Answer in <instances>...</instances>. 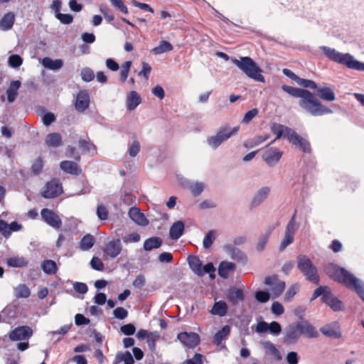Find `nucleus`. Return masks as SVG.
<instances>
[{"label": "nucleus", "instance_id": "obj_1", "mask_svg": "<svg viewBox=\"0 0 364 364\" xmlns=\"http://www.w3.org/2000/svg\"><path fill=\"white\" fill-rule=\"evenodd\" d=\"M326 273L335 281L348 287L353 288L360 299L364 301V283L350 272L334 264L326 267Z\"/></svg>", "mask_w": 364, "mask_h": 364}, {"label": "nucleus", "instance_id": "obj_2", "mask_svg": "<svg viewBox=\"0 0 364 364\" xmlns=\"http://www.w3.org/2000/svg\"><path fill=\"white\" fill-rule=\"evenodd\" d=\"M301 335L314 338L318 335L316 329L307 321L294 322L288 325L284 331V338L289 343H295Z\"/></svg>", "mask_w": 364, "mask_h": 364}, {"label": "nucleus", "instance_id": "obj_3", "mask_svg": "<svg viewBox=\"0 0 364 364\" xmlns=\"http://www.w3.org/2000/svg\"><path fill=\"white\" fill-rule=\"evenodd\" d=\"M270 130L276 135L274 141L284 136L302 151H310V144L307 140L299 135L292 129L280 124L273 123L270 127Z\"/></svg>", "mask_w": 364, "mask_h": 364}, {"label": "nucleus", "instance_id": "obj_4", "mask_svg": "<svg viewBox=\"0 0 364 364\" xmlns=\"http://www.w3.org/2000/svg\"><path fill=\"white\" fill-rule=\"evenodd\" d=\"M320 50L326 57L337 63L346 66L349 69L364 71V63L358 61L350 53H341L327 46H321Z\"/></svg>", "mask_w": 364, "mask_h": 364}, {"label": "nucleus", "instance_id": "obj_5", "mask_svg": "<svg viewBox=\"0 0 364 364\" xmlns=\"http://www.w3.org/2000/svg\"><path fill=\"white\" fill-rule=\"evenodd\" d=\"M298 103L305 112L314 117L333 113L330 108L323 105L307 90H305Z\"/></svg>", "mask_w": 364, "mask_h": 364}, {"label": "nucleus", "instance_id": "obj_6", "mask_svg": "<svg viewBox=\"0 0 364 364\" xmlns=\"http://www.w3.org/2000/svg\"><path fill=\"white\" fill-rule=\"evenodd\" d=\"M232 62L247 77L255 81L264 82V77L262 75V70L251 58L240 57L239 59L233 58Z\"/></svg>", "mask_w": 364, "mask_h": 364}, {"label": "nucleus", "instance_id": "obj_7", "mask_svg": "<svg viewBox=\"0 0 364 364\" xmlns=\"http://www.w3.org/2000/svg\"><path fill=\"white\" fill-rule=\"evenodd\" d=\"M240 129V126H235L232 129L228 127H221L214 135L207 138V144L211 149H216L228 139L235 136Z\"/></svg>", "mask_w": 364, "mask_h": 364}, {"label": "nucleus", "instance_id": "obj_8", "mask_svg": "<svg viewBox=\"0 0 364 364\" xmlns=\"http://www.w3.org/2000/svg\"><path fill=\"white\" fill-rule=\"evenodd\" d=\"M297 267L304 275L311 282L316 284L318 282V276L316 267L311 261L305 255L297 257Z\"/></svg>", "mask_w": 364, "mask_h": 364}, {"label": "nucleus", "instance_id": "obj_9", "mask_svg": "<svg viewBox=\"0 0 364 364\" xmlns=\"http://www.w3.org/2000/svg\"><path fill=\"white\" fill-rule=\"evenodd\" d=\"M188 262L192 271L198 276H203L206 273L210 274L211 278L215 277V268L211 262L206 264L202 267V263L199 258L196 256L190 255L188 257Z\"/></svg>", "mask_w": 364, "mask_h": 364}, {"label": "nucleus", "instance_id": "obj_10", "mask_svg": "<svg viewBox=\"0 0 364 364\" xmlns=\"http://www.w3.org/2000/svg\"><path fill=\"white\" fill-rule=\"evenodd\" d=\"M63 193V187L56 179L48 182L43 187L41 194L46 198H53L58 196Z\"/></svg>", "mask_w": 364, "mask_h": 364}, {"label": "nucleus", "instance_id": "obj_11", "mask_svg": "<svg viewBox=\"0 0 364 364\" xmlns=\"http://www.w3.org/2000/svg\"><path fill=\"white\" fill-rule=\"evenodd\" d=\"M264 284L270 287L273 298H277L280 296L285 288V282L279 279L276 275L266 277Z\"/></svg>", "mask_w": 364, "mask_h": 364}, {"label": "nucleus", "instance_id": "obj_12", "mask_svg": "<svg viewBox=\"0 0 364 364\" xmlns=\"http://www.w3.org/2000/svg\"><path fill=\"white\" fill-rule=\"evenodd\" d=\"M43 220L53 228L58 229L61 226V220L53 211L44 208L41 212Z\"/></svg>", "mask_w": 364, "mask_h": 364}, {"label": "nucleus", "instance_id": "obj_13", "mask_svg": "<svg viewBox=\"0 0 364 364\" xmlns=\"http://www.w3.org/2000/svg\"><path fill=\"white\" fill-rule=\"evenodd\" d=\"M32 330L28 326H20L11 331L9 338L14 341L28 340L32 335Z\"/></svg>", "mask_w": 364, "mask_h": 364}, {"label": "nucleus", "instance_id": "obj_14", "mask_svg": "<svg viewBox=\"0 0 364 364\" xmlns=\"http://www.w3.org/2000/svg\"><path fill=\"white\" fill-rule=\"evenodd\" d=\"M122 246L119 239L112 240L103 248L105 255L110 258L117 257L122 252Z\"/></svg>", "mask_w": 364, "mask_h": 364}, {"label": "nucleus", "instance_id": "obj_15", "mask_svg": "<svg viewBox=\"0 0 364 364\" xmlns=\"http://www.w3.org/2000/svg\"><path fill=\"white\" fill-rule=\"evenodd\" d=\"M271 192V188L263 186L259 188L254 194L250 205L252 208H256L260 205L269 196Z\"/></svg>", "mask_w": 364, "mask_h": 364}, {"label": "nucleus", "instance_id": "obj_16", "mask_svg": "<svg viewBox=\"0 0 364 364\" xmlns=\"http://www.w3.org/2000/svg\"><path fill=\"white\" fill-rule=\"evenodd\" d=\"M282 154L278 149L271 147L264 151L262 158L267 165L274 166L280 160Z\"/></svg>", "mask_w": 364, "mask_h": 364}, {"label": "nucleus", "instance_id": "obj_17", "mask_svg": "<svg viewBox=\"0 0 364 364\" xmlns=\"http://www.w3.org/2000/svg\"><path fill=\"white\" fill-rule=\"evenodd\" d=\"M178 339L188 348H193L200 342L199 336L196 333H180L178 334Z\"/></svg>", "mask_w": 364, "mask_h": 364}, {"label": "nucleus", "instance_id": "obj_18", "mask_svg": "<svg viewBox=\"0 0 364 364\" xmlns=\"http://www.w3.org/2000/svg\"><path fill=\"white\" fill-rule=\"evenodd\" d=\"M141 103V97L136 91H130L126 96L125 105L128 111L134 110Z\"/></svg>", "mask_w": 364, "mask_h": 364}, {"label": "nucleus", "instance_id": "obj_19", "mask_svg": "<svg viewBox=\"0 0 364 364\" xmlns=\"http://www.w3.org/2000/svg\"><path fill=\"white\" fill-rule=\"evenodd\" d=\"M90 105V96L86 90L80 91L75 100V108L79 112H83L87 109Z\"/></svg>", "mask_w": 364, "mask_h": 364}, {"label": "nucleus", "instance_id": "obj_20", "mask_svg": "<svg viewBox=\"0 0 364 364\" xmlns=\"http://www.w3.org/2000/svg\"><path fill=\"white\" fill-rule=\"evenodd\" d=\"M274 228V225L268 226L264 232L258 237L255 246V249L257 252H261L264 250L268 242L269 238Z\"/></svg>", "mask_w": 364, "mask_h": 364}, {"label": "nucleus", "instance_id": "obj_21", "mask_svg": "<svg viewBox=\"0 0 364 364\" xmlns=\"http://www.w3.org/2000/svg\"><path fill=\"white\" fill-rule=\"evenodd\" d=\"M129 216L130 219L138 225L146 226L149 224V220L145 215L136 207L129 209Z\"/></svg>", "mask_w": 364, "mask_h": 364}, {"label": "nucleus", "instance_id": "obj_22", "mask_svg": "<svg viewBox=\"0 0 364 364\" xmlns=\"http://www.w3.org/2000/svg\"><path fill=\"white\" fill-rule=\"evenodd\" d=\"M6 264L12 268H23L28 264V259L23 256L14 255L6 259Z\"/></svg>", "mask_w": 364, "mask_h": 364}, {"label": "nucleus", "instance_id": "obj_23", "mask_svg": "<svg viewBox=\"0 0 364 364\" xmlns=\"http://www.w3.org/2000/svg\"><path fill=\"white\" fill-rule=\"evenodd\" d=\"M262 346L266 354L272 356L275 361H280L282 360V357L280 352L273 343L270 341H264L262 343Z\"/></svg>", "mask_w": 364, "mask_h": 364}, {"label": "nucleus", "instance_id": "obj_24", "mask_svg": "<svg viewBox=\"0 0 364 364\" xmlns=\"http://www.w3.org/2000/svg\"><path fill=\"white\" fill-rule=\"evenodd\" d=\"M323 302L333 311H341L344 308L342 301L334 296L331 291L325 295Z\"/></svg>", "mask_w": 364, "mask_h": 364}, {"label": "nucleus", "instance_id": "obj_25", "mask_svg": "<svg viewBox=\"0 0 364 364\" xmlns=\"http://www.w3.org/2000/svg\"><path fill=\"white\" fill-rule=\"evenodd\" d=\"M184 223L181 220H178L172 224L169 230V236L172 240H178L181 237L184 232Z\"/></svg>", "mask_w": 364, "mask_h": 364}, {"label": "nucleus", "instance_id": "obj_26", "mask_svg": "<svg viewBox=\"0 0 364 364\" xmlns=\"http://www.w3.org/2000/svg\"><path fill=\"white\" fill-rule=\"evenodd\" d=\"M321 332L327 336L338 338L341 336L339 326L337 323H332L324 326L320 329Z\"/></svg>", "mask_w": 364, "mask_h": 364}, {"label": "nucleus", "instance_id": "obj_27", "mask_svg": "<svg viewBox=\"0 0 364 364\" xmlns=\"http://www.w3.org/2000/svg\"><path fill=\"white\" fill-rule=\"evenodd\" d=\"M227 299L232 304H237L244 299L243 291L236 287L230 288L227 293Z\"/></svg>", "mask_w": 364, "mask_h": 364}, {"label": "nucleus", "instance_id": "obj_28", "mask_svg": "<svg viewBox=\"0 0 364 364\" xmlns=\"http://www.w3.org/2000/svg\"><path fill=\"white\" fill-rule=\"evenodd\" d=\"M21 85V82L19 80H14L11 82L9 87L6 90L7 100L9 102H13L16 100L18 95V90Z\"/></svg>", "mask_w": 364, "mask_h": 364}, {"label": "nucleus", "instance_id": "obj_29", "mask_svg": "<svg viewBox=\"0 0 364 364\" xmlns=\"http://www.w3.org/2000/svg\"><path fill=\"white\" fill-rule=\"evenodd\" d=\"M269 134L257 135L252 139L246 140L244 142L243 145L246 149H252L267 141L269 139Z\"/></svg>", "mask_w": 364, "mask_h": 364}, {"label": "nucleus", "instance_id": "obj_30", "mask_svg": "<svg viewBox=\"0 0 364 364\" xmlns=\"http://www.w3.org/2000/svg\"><path fill=\"white\" fill-rule=\"evenodd\" d=\"M42 65L45 68L51 70H58L63 65V61L60 59L53 60L50 58L46 57L42 60Z\"/></svg>", "mask_w": 364, "mask_h": 364}, {"label": "nucleus", "instance_id": "obj_31", "mask_svg": "<svg viewBox=\"0 0 364 364\" xmlns=\"http://www.w3.org/2000/svg\"><path fill=\"white\" fill-rule=\"evenodd\" d=\"M60 168L70 174L79 175L81 173V169L75 162L70 161H64L60 163Z\"/></svg>", "mask_w": 364, "mask_h": 364}, {"label": "nucleus", "instance_id": "obj_32", "mask_svg": "<svg viewBox=\"0 0 364 364\" xmlns=\"http://www.w3.org/2000/svg\"><path fill=\"white\" fill-rule=\"evenodd\" d=\"M15 15L12 12L6 13L0 21V29L2 31L10 30L14 23Z\"/></svg>", "mask_w": 364, "mask_h": 364}, {"label": "nucleus", "instance_id": "obj_33", "mask_svg": "<svg viewBox=\"0 0 364 364\" xmlns=\"http://www.w3.org/2000/svg\"><path fill=\"white\" fill-rule=\"evenodd\" d=\"M235 264L230 262H222L218 267V274L223 278H228L229 274L234 271Z\"/></svg>", "mask_w": 364, "mask_h": 364}, {"label": "nucleus", "instance_id": "obj_34", "mask_svg": "<svg viewBox=\"0 0 364 364\" xmlns=\"http://www.w3.org/2000/svg\"><path fill=\"white\" fill-rule=\"evenodd\" d=\"M228 311V306L223 301L215 302L213 308L210 311V314L215 316H224Z\"/></svg>", "mask_w": 364, "mask_h": 364}, {"label": "nucleus", "instance_id": "obj_35", "mask_svg": "<svg viewBox=\"0 0 364 364\" xmlns=\"http://www.w3.org/2000/svg\"><path fill=\"white\" fill-rule=\"evenodd\" d=\"M317 92L321 99L326 101H333L336 100V95L333 90L328 87L317 88Z\"/></svg>", "mask_w": 364, "mask_h": 364}, {"label": "nucleus", "instance_id": "obj_36", "mask_svg": "<svg viewBox=\"0 0 364 364\" xmlns=\"http://www.w3.org/2000/svg\"><path fill=\"white\" fill-rule=\"evenodd\" d=\"M205 183L201 181H192L189 183L188 190L194 196H200L205 188Z\"/></svg>", "mask_w": 364, "mask_h": 364}, {"label": "nucleus", "instance_id": "obj_37", "mask_svg": "<svg viewBox=\"0 0 364 364\" xmlns=\"http://www.w3.org/2000/svg\"><path fill=\"white\" fill-rule=\"evenodd\" d=\"M45 143L48 147H58L61 144V136L58 133L49 134L46 136Z\"/></svg>", "mask_w": 364, "mask_h": 364}, {"label": "nucleus", "instance_id": "obj_38", "mask_svg": "<svg viewBox=\"0 0 364 364\" xmlns=\"http://www.w3.org/2000/svg\"><path fill=\"white\" fill-rule=\"evenodd\" d=\"M172 50L173 46L170 43L166 41H162L157 47H155L151 50V53L154 55H160L166 52L171 51Z\"/></svg>", "mask_w": 364, "mask_h": 364}, {"label": "nucleus", "instance_id": "obj_39", "mask_svg": "<svg viewBox=\"0 0 364 364\" xmlns=\"http://www.w3.org/2000/svg\"><path fill=\"white\" fill-rule=\"evenodd\" d=\"M115 360L117 363L122 364H132L134 362L132 355L129 351L117 353Z\"/></svg>", "mask_w": 364, "mask_h": 364}, {"label": "nucleus", "instance_id": "obj_40", "mask_svg": "<svg viewBox=\"0 0 364 364\" xmlns=\"http://www.w3.org/2000/svg\"><path fill=\"white\" fill-rule=\"evenodd\" d=\"M161 240L159 237H151L145 240L144 248L146 251H150L154 248H159L161 245Z\"/></svg>", "mask_w": 364, "mask_h": 364}, {"label": "nucleus", "instance_id": "obj_41", "mask_svg": "<svg viewBox=\"0 0 364 364\" xmlns=\"http://www.w3.org/2000/svg\"><path fill=\"white\" fill-rule=\"evenodd\" d=\"M95 244V239L91 235H85L80 243V248L83 251L89 250Z\"/></svg>", "mask_w": 364, "mask_h": 364}, {"label": "nucleus", "instance_id": "obj_42", "mask_svg": "<svg viewBox=\"0 0 364 364\" xmlns=\"http://www.w3.org/2000/svg\"><path fill=\"white\" fill-rule=\"evenodd\" d=\"M30 294L31 291L25 284H19L14 288V295L17 298H28Z\"/></svg>", "mask_w": 364, "mask_h": 364}, {"label": "nucleus", "instance_id": "obj_43", "mask_svg": "<svg viewBox=\"0 0 364 364\" xmlns=\"http://www.w3.org/2000/svg\"><path fill=\"white\" fill-rule=\"evenodd\" d=\"M230 328L225 326L221 330L217 332L214 336V343L220 345L221 342L230 334Z\"/></svg>", "mask_w": 364, "mask_h": 364}, {"label": "nucleus", "instance_id": "obj_44", "mask_svg": "<svg viewBox=\"0 0 364 364\" xmlns=\"http://www.w3.org/2000/svg\"><path fill=\"white\" fill-rule=\"evenodd\" d=\"M41 268L45 273L48 274H55L57 271L56 263L50 259L43 262L41 264Z\"/></svg>", "mask_w": 364, "mask_h": 364}, {"label": "nucleus", "instance_id": "obj_45", "mask_svg": "<svg viewBox=\"0 0 364 364\" xmlns=\"http://www.w3.org/2000/svg\"><path fill=\"white\" fill-rule=\"evenodd\" d=\"M282 89L292 97L301 98L305 89L294 87L288 85H282Z\"/></svg>", "mask_w": 364, "mask_h": 364}, {"label": "nucleus", "instance_id": "obj_46", "mask_svg": "<svg viewBox=\"0 0 364 364\" xmlns=\"http://www.w3.org/2000/svg\"><path fill=\"white\" fill-rule=\"evenodd\" d=\"M217 236L215 230H210L205 235L203 240V245L205 249H208L211 247Z\"/></svg>", "mask_w": 364, "mask_h": 364}, {"label": "nucleus", "instance_id": "obj_47", "mask_svg": "<svg viewBox=\"0 0 364 364\" xmlns=\"http://www.w3.org/2000/svg\"><path fill=\"white\" fill-rule=\"evenodd\" d=\"M299 289H300V284L299 283H296V284H294L292 285H291L284 296V301H290L293 297L297 294V292L299 291Z\"/></svg>", "mask_w": 364, "mask_h": 364}, {"label": "nucleus", "instance_id": "obj_48", "mask_svg": "<svg viewBox=\"0 0 364 364\" xmlns=\"http://www.w3.org/2000/svg\"><path fill=\"white\" fill-rule=\"evenodd\" d=\"M79 146L82 151L93 154L96 151L95 146L90 141L82 139L79 141Z\"/></svg>", "mask_w": 364, "mask_h": 364}, {"label": "nucleus", "instance_id": "obj_49", "mask_svg": "<svg viewBox=\"0 0 364 364\" xmlns=\"http://www.w3.org/2000/svg\"><path fill=\"white\" fill-rule=\"evenodd\" d=\"M141 149L140 143L136 140H133L129 144L128 153L130 157H135L139 154Z\"/></svg>", "mask_w": 364, "mask_h": 364}, {"label": "nucleus", "instance_id": "obj_50", "mask_svg": "<svg viewBox=\"0 0 364 364\" xmlns=\"http://www.w3.org/2000/svg\"><path fill=\"white\" fill-rule=\"evenodd\" d=\"M132 66L131 61H126L121 66V70L119 73V78L122 82H124L127 77Z\"/></svg>", "mask_w": 364, "mask_h": 364}, {"label": "nucleus", "instance_id": "obj_51", "mask_svg": "<svg viewBox=\"0 0 364 364\" xmlns=\"http://www.w3.org/2000/svg\"><path fill=\"white\" fill-rule=\"evenodd\" d=\"M8 63L10 67L17 68L22 65L23 59L20 55L14 54L9 56Z\"/></svg>", "mask_w": 364, "mask_h": 364}, {"label": "nucleus", "instance_id": "obj_52", "mask_svg": "<svg viewBox=\"0 0 364 364\" xmlns=\"http://www.w3.org/2000/svg\"><path fill=\"white\" fill-rule=\"evenodd\" d=\"M295 217L296 215L294 214L289 221L285 230L286 234L291 235L293 236L294 235V233L298 228L295 220Z\"/></svg>", "mask_w": 364, "mask_h": 364}, {"label": "nucleus", "instance_id": "obj_53", "mask_svg": "<svg viewBox=\"0 0 364 364\" xmlns=\"http://www.w3.org/2000/svg\"><path fill=\"white\" fill-rule=\"evenodd\" d=\"M112 6L124 14H128V9L122 0H109Z\"/></svg>", "mask_w": 364, "mask_h": 364}, {"label": "nucleus", "instance_id": "obj_54", "mask_svg": "<svg viewBox=\"0 0 364 364\" xmlns=\"http://www.w3.org/2000/svg\"><path fill=\"white\" fill-rule=\"evenodd\" d=\"M296 83L299 85L305 88H311L313 90L317 89L316 84L314 81L310 80L303 79L299 77Z\"/></svg>", "mask_w": 364, "mask_h": 364}, {"label": "nucleus", "instance_id": "obj_55", "mask_svg": "<svg viewBox=\"0 0 364 364\" xmlns=\"http://www.w3.org/2000/svg\"><path fill=\"white\" fill-rule=\"evenodd\" d=\"M81 78L85 82H90L95 77L93 71L87 68H83L80 73Z\"/></svg>", "mask_w": 364, "mask_h": 364}, {"label": "nucleus", "instance_id": "obj_56", "mask_svg": "<svg viewBox=\"0 0 364 364\" xmlns=\"http://www.w3.org/2000/svg\"><path fill=\"white\" fill-rule=\"evenodd\" d=\"M122 240L126 244L137 242L140 240V235L137 232H132L124 235Z\"/></svg>", "mask_w": 364, "mask_h": 364}, {"label": "nucleus", "instance_id": "obj_57", "mask_svg": "<svg viewBox=\"0 0 364 364\" xmlns=\"http://www.w3.org/2000/svg\"><path fill=\"white\" fill-rule=\"evenodd\" d=\"M330 291H331L328 287H319L314 291L311 299L314 300L316 298L322 296V299L323 300L325 295L326 294H329Z\"/></svg>", "mask_w": 364, "mask_h": 364}, {"label": "nucleus", "instance_id": "obj_58", "mask_svg": "<svg viewBox=\"0 0 364 364\" xmlns=\"http://www.w3.org/2000/svg\"><path fill=\"white\" fill-rule=\"evenodd\" d=\"M55 18L63 24H70L73 21V16L68 14H57Z\"/></svg>", "mask_w": 364, "mask_h": 364}, {"label": "nucleus", "instance_id": "obj_59", "mask_svg": "<svg viewBox=\"0 0 364 364\" xmlns=\"http://www.w3.org/2000/svg\"><path fill=\"white\" fill-rule=\"evenodd\" d=\"M294 240V236L289 234H284V238L282 240L279 245V250L283 251L287 246L292 243Z\"/></svg>", "mask_w": 364, "mask_h": 364}, {"label": "nucleus", "instance_id": "obj_60", "mask_svg": "<svg viewBox=\"0 0 364 364\" xmlns=\"http://www.w3.org/2000/svg\"><path fill=\"white\" fill-rule=\"evenodd\" d=\"M258 112L259 111L257 108H254L248 111L242 118V123L248 124L253 118H255L258 114Z\"/></svg>", "mask_w": 364, "mask_h": 364}, {"label": "nucleus", "instance_id": "obj_61", "mask_svg": "<svg viewBox=\"0 0 364 364\" xmlns=\"http://www.w3.org/2000/svg\"><path fill=\"white\" fill-rule=\"evenodd\" d=\"M270 294L265 291H257L255 293V299L261 303H265L269 301Z\"/></svg>", "mask_w": 364, "mask_h": 364}, {"label": "nucleus", "instance_id": "obj_62", "mask_svg": "<svg viewBox=\"0 0 364 364\" xmlns=\"http://www.w3.org/2000/svg\"><path fill=\"white\" fill-rule=\"evenodd\" d=\"M272 314L276 316H280L284 312V308L282 304L278 301H274L271 306Z\"/></svg>", "mask_w": 364, "mask_h": 364}, {"label": "nucleus", "instance_id": "obj_63", "mask_svg": "<svg viewBox=\"0 0 364 364\" xmlns=\"http://www.w3.org/2000/svg\"><path fill=\"white\" fill-rule=\"evenodd\" d=\"M90 265L92 269L102 271L104 269V264L102 260L97 257H94L90 261Z\"/></svg>", "mask_w": 364, "mask_h": 364}, {"label": "nucleus", "instance_id": "obj_64", "mask_svg": "<svg viewBox=\"0 0 364 364\" xmlns=\"http://www.w3.org/2000/svg\"><path fill=\"white\" fill-rule=\"evenodd\" d=\"M73 286L77 293L84 294L87 291V286L85 283L75 282L73 283Z\"/></svg>", "mask_w": 364, "mask_h": 364}]
</instances>
